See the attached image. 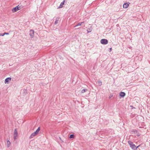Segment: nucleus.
Returning <instances> with one entry per match:
<instances>
[{
	"mask_svg": "<svg viewBox=\"0 0 150 150\" xmlns=\"http://www.w3.org/2000/svg\"><path fill=\"white\" fill-rule=\"evenodd\" d=\"M8 34H9L8 33H4L3 34H2V36H4L5 35H8Z\"/></svg>",
	"mask_w": 150,
	"mask_h": 150,
	"instance_id": "2eb2a0df",
	"label": "nucleus"
},
{
	"mask_svg": "<svg viewBox=\"0 0 150 150\" xmlns=\"http://www.w3.org/2000/svg\"><path fill=\"white\" fill-rule=\"evenodd\" d=\"M110 51H111V50H112V48H110Z\"/></svg>",
	"mask_w": 150,
	"mask_h": 150,
	"instance_id": "aec40b11",
	"label": "nucleus"
},
{
	"mask_svg": "<svg viewBox=\"0 0 150 150\" xmlns=\"http://www.w3.org/2000/svg\"><path fill=\"white\" fill-rule=\"evenodd\" d=\"M2 34H1L0 33V36H2Z\"/></svg>",
	"mask_w": 150,
	"mask_h": 150,
	"instance_id": "6ab92c4d",
	"label": "nucleus"
},
{
	"mask_svg": "<svg viewBox=\"0 0 150 150\" xmlns=\"http://www.w3.org/2000/svg\"><path fill=\"white\" fill-rule=\"evenodd\" d=\"M120 95L121 97H124L125 96V93L121 92L120 93Z\"/></svg>",
	"mask_w": 150,
	"mask_h": 150,
	"instance_id": "1a4fd4ad",
	"label": "nucleus"
},
{
	"mask_svg": "<svg viewBox=\"0 0 150 150\" xmlns=\"http://www.w3.org/2000/svg\"><path fill=\"white\" fill-rule=\"evenodd\" d=\"M11 80V78L8 77L5 80V83H8Z\"/></svg>",
	"mask_w": 150,
	"mask_h": 150,
	"instance_id": "423d86ee",
	"label": "nucleus"
},
{
	"mask_svg": "<svg viewBox=\"0 0 150 150\" xmlns=\"http://www.w3.org/2000/svg\"><path fill=\"white\" fill-rule=\"evenodd\" d=\"M57 21H55V24H57Z\"/></svg>",
	"mask_w": 150,
	"mask_h": 150,
	"instance_id": "a211bd4d",
	"label": "nucleus"
},
{
	"mask_svg": "<svg viewBox=\"0 0 150 150\" xmlns=\"http://www.w3.org/2000/svg\"><path fill=\"white\" fill-rule=\"evenodd\" d=\"M34 31L33 30H30V36H33L34 34Z\"/></svg>",
	"mask_w": 150,
	"mask_h": 150,
	"instance_id": "9d476101",
	"label": "nucleus"
},
{
	"mask_svg": "<svg viewBox=\"0 0 150 150\" xmlns=\"http://www.w3.org/2000/svg\"><path fill=\"white\" fill-rule=\"evenodd\" d=\"M98 83L99 84H100V85H101V84H102V82H101V81H99V82H98Z\"/></svg>",
	"mask_w": 150,
	"mask_h": 150,
	"instance_id": "dca6fc26",
	"label": "nucleus"
},
{
	"mask_svg": "<svg viewBox=\"0 0 150 150\" xmlns=\"http://www.w3.org/2000/svg\"><path fill=\"white\" fill-rule=\"evenodd\" d=\"M40 130V128L39 127L37 129V130L35 132L36 134H37L39 131Z\"/></svg>",
	"mask_w": 150,
	"mask_h": 150,
	"instance_id": "f8f14e48",
	"label": "nucleus"
},
{
	"mask_svg": "<svg viewBox=\"0 0 150 150\" xmlns=\"http://www.w3.org/2000/svg\"><path fill=\"white\" fill-rule=\"evenodd\" d=\"M10 144V142H9V141H7V144Z\"/></svg>",
	"mask_w": 150,
	"mask_h": 150,
	"instance_id": "f3484780",
	"label": "nucleus"
},
{
	"mask_svg": "<svg viewBox=\"0 0 150 150\" xmlns=\"http://www.w3.org/2000/svg\"><path fill=\"white\" fill-rule=\"evenodd\" d=\"M21 8V7L19 5L17 6L16 7L13 8L12 9V11L13 13H15L18 11L20 10Z\"/></svg>",
	"mask_w": 150,
	"mask_h": 150,
	"instance_id": "f03ea898",
	"label": "nucleus"
},
{
	"mask_svg": "<svg viewBox=\"0 0 150 150\" xmlns=\"http://www.w3.org/2000/svg\"><path fill=\"white\" fill-rule=\"evenodd\" d=\"M64 2H65V0L63 1V2H62L61 3L59 7L58 8H62L63 7V6L64 5Z\"/></svg>",
	"mask_w": 150,
	"mask_h": 150,
	"instance_id": "6e6552de",
	"label": "nucleus"
},
{
	"mask_svg": "<svg viewBox=\"0 0 150 150\" xmlns=\"http://www.w3.org/2000/svg\"><path fill=\"white\" fill-rule=\"evenodd\" d=\"M100 42L102 44L105 45L108 43V41L106 39H102L100 40Z\"/></svg>",
	"mask_w": 150,
	"mask_h": 150,
	"instance_id": "7ed1b4c3",
	"label": "nucleus"
},
{
	"mask_svg": "<svg viewBox=\"0 0 150 150\" xmlns=\"http://www.w3.org/2000/svg\"><path fill=\"white\" fill-rule=\"evenodd\" d=\"M74 135L71 134L69 138L70 139H71V138H74Z\"/></svg>",
	"mask_w": 150,
	"mask_h": 150,
	"instance_id": "4468645a",
	"label": "nucleus"
},
{
	"mask_svg": "<svg viewBox=\"0 0 150 150\" xmlns=\"http://www.w3.org/2000/svg\"><path fill=\"white\" fill-rule=\"evenodd\" d=\"M13 136L15 139H16V137L18 136V132L16 129H15L14 131Z\"/></svg>",
	"mask_w": 150,
	"mask_h": 150,
	"instance_id": "39448f33",
	"label": "nucleus"
},
{
	"mask_svg": "<svg viewBox=\"0 0 150 150\" xmlns=\"http://www.w3.org/2000/svg\"><path fill=\"white\" fill-rule=\"evenodd\" d=\"M37 135L36 134L35 132H34L30 136V138L31 139L34 136H35V135Z\"/></svg>",
	"mask_w": 150,
	"mask_h": 150,
	"instance_id": "0eeeda50",
	"label": "nucleus"
},
{
	"mask_svg": "<svg viewBox=\"0 0 150 150\" xmlns=\"http://www.w3.org/2000/svg\"><path fill=\"white\" fill-rule=\"evenodd\" d=\"M84 22H81V23H79L77 25H76L75 26V27H76L77 26H80Z\"/></svg>",
	"mask_w": 150,
	"mask_h": 150,
	"instance_id": "ddd939ff",
	"label": "nucleus"
},
{
	"mask_svg": "<svg viewBox=\"0 0 150 150\" xmlns=\"http://www.w3.org/2000/svg\"><path fill=\"white\" fill-rule=\"evenodd\" d=\"M128 143L130 145L131 148L135 150L137 149V148L140 145L138 146L137 147H136L135 144H133V143L130 141H129Z\"/></svg>",
	"mask_w": 150,
	"mask_h": 150,
	"instance_id": "f257e3e1",
	"label": "nucleus"
},
{
	"mask_svg": "<svg viewBox=\"0 0 150 150\" xmlns=\"http://www.w3.org/2000/svg\"><path fill=\"white\" fill-rule=\"evenodd\" d=\"M130 4V3L129 2L124 3L123 6V8H127L129 6Z\"/></svg>",
	"mask_w": 150,
	"mask_h": 150,
	"instance_id": "20e7f679",
	"label": "nucleus"
},
{
	"mask_svg": "<svg viewBox=\"0 0 150 150\" xmlns=\"http://www.w3.org/2000/svg\"><path fill=\"white\" fill-rule=\"evenodd\" d=\"M87 89H84L81 91L80 92L81 94L85 93L86 91H87Z\"/></svg>",
	"mask_w": 150,
	"mask_h": 150,
	"instance_id": "9b49d317",
	"label": "nucleus"
}]
</instances>
